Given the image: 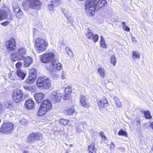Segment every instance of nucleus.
Here are the masks:
<instances>
[{"label": "nucleus", "mask_w": 153, "mask_h": 153, "mask_svg": "<svg viewBox=\"0 0 153 153\" xmlns=\"http://www.w3.org/2000/svg\"><path fill=\"white\" fill-rule=\"evenodd\" d=\"M51 81L45 76L40 77L37 79L36 85L42 89H48L51 86Z\"/></svg>", "instance_id": "1"}, {"label": "nucleus", "mask_w": 153, "mask_h": 153, "mask_svg": "<svg viewBox=\"0 0 153 153\" xmlns=\"http://www.w3.org/2000/svg\"><path fill=\"white\" fill-rule=\"evenodd\" d=\"M62 64L58 61H54L52 62L51 66H48L47 69L49 71L51 76L52 77H56L57 75L55 73L57 71L60 70L62 68Z\"/></svg>", "instance_id": "2"}, {"label": "nucleus", "mask_w": 153, "mask_h": 153, "mask_svg": "<svg viewBox=\"0 0 153 153\" xmlns=\"http://www.w3.org/2000/svg\"><path fill=\"white\" fill-rule=\"evenodd\" d=\"M52 107V104L50 101L47 100H44L40 105L37 113V115L40 116L45 114L49 111Z\"/></svg>", "instance_id": "3"}, {"label": "nucleus", "mask_w": 153, "mask_h": 153, "mask_svg": "<svg viewBox=\"0 0 153 153\" xmlns=\"http://www.w3.org/2000/svg\"><path fill=\"white\" fill-rule=\"evenodd\" d=\"M98 0H87L85 4L86 11L89 15L94 14L96 10V3Z\"/></svg>", "instance_id": "4"}, {"label": "nucleus", "mask_w": 153, "mask_h": 153, "mask_svg": "<svg viewBox=\"0 0 153 153\" xmlns=\"http://www.w3.org/2000/svg\"><path fill=\"white\" fill-rule=\"evenodd\" d=\"M35 42L36 50L38 53L46 50L48 44L44 39L38 38L36 39Z\"/></svg>", "instance_id": "5"}, {"label": "nucleus", "mask_w": 153, "mask_h": 153, "mask_svg": "<svg viewBox=\"0 0 153 153\" xmlns=\"http://www.w3.org/2000/svg\"><path fill=\"white\" fill-rule=\"evenodd\" d=\"M54 54L51 52H46L45 53L41 55L40 56V59L42 62L44 63H46L51 62V65H52V62L54 61H57L54 58Z\"/></svg>", "instance_id": "6"}, {"label": "nucleus", "mask_w": 153, "mask_h": 153, "mask_svg": "<svg viewBox=\"0 0 153 153\" xmlns=\"http://www.w3.org/2000/svg\"><path fill=\"white\" fill-rule=\"evenodd\" d=\"M43 138L42 134L40 133H33L29 134L26 141L33 143L37 140H42Z\"/></svg>", "instance_id": "7"}, {"label": "nucleus", "mask_w": 153, "mask_h": 153, "mask_svg": "<svg viewBox=\"0 0 153 153\" xmlns=\"http://www.w3.org/2000/svg\"><path fill=\"white\" fill-rule=\"evenodd\" d=\"M13 125L10 122L5 123L3 124L0 129L1 132L6 134L10 133L13 130Z\"/></svg>", "instance_id": "8"}, {"label": "nucleus", "mask_w": 153, "mask_h": 153, "mask_svg": "<svg viewBox=\"0 0 153 153\" xmlns=\"http://www.w3.org/2000/svg\"><path fill=\"white\" fill-rule=\"evenodd\" d=\"M40 4L39 0H25L23 2L24 6L33 9L39 6Z\"/></svg>", "instance_id": "9"}, {"label": "nucleus", "mask_w": 153, "mask_h": 153, "mask_svg": "<svg viewBox=\"0 0 153 153\" xmlns=\"http://www.w3.org/2000/svg\"><path fill=\"white\" fill-rule=\"evenodd\" d=\"M23 93V91L20 89L14 91L12 95L14 101L16 102H19L22 99Z\"/></svg>", "instance_id": "10"}, {"label": "nucleus", "mask_w": 153, "mask_h": 153, "mask_svg": "<svg viewBox=\"0 0 153 153\" xmlns=\"http://www.w3.org/2000/svg\"><path fill=\"white\" fill-rule=\"evenodd\" d=\"M5 44L7 49L10 52L13 51L16 47V43L14 39H12L5 42Z\"/></svg>", "instance_id": "11"}, {"label": "nucleus", "mask_w": 153, "mask_h": 153, "mask_svg": "<svg viewBox=\"0 0 153 153\" xmlns=\"http://www.w3.org/2000/svg\"><path fill=\"white\" fill-rule=\"evenodd\" d=\"M50 99L54 103L60 102L62 96L56 91H53L50 96Z\"/></svg>", "instance_id": "12"}, {"label": "nucleus", "mask_w": 153, "mask_h": 153, "mask_svg": "<svg viewBox=\"0 0 153 153\" xmlns=\"http://www.w3.org/2000/svg\"><path fill=\"white\" fill-rule=\"evenodd\" d=\"M87 126V123L85 122H81L79 124L75 125V131L78 134H80L81 132L83 131V130L82 129L81 126L83 127L84 129L85 127Z\"/></svg>", "instance_id": "13"}, {"label": "nucleus", "mask_w": 153, "mask_h": 153, "mask_svg": "<svg viewBox=\"0 0 153 153\" xmlns=\"http://www.w3.org/2000/svg\"><path fill=\"white\" fill-rule=\"evenodd\" d=\"M80 102L81 105L85 108H88L90 106V104L86 101V97L84 95H81L80 97Z\"/></svg>", "instance_id": "14"}, {"label": "nucleus", "mask_w": 153, "mask_h": 153, "mask_svg": "<svg viewBox=\"0 0 153 153\" xmlns=\"http://www.w3.org/2000/svg\"><path fill=\"white\" fill-rule=\"evenodd\" d=\"M45 96L44 94L42 93H37L34 95V98L38 103H40L42 101Z\"/></svg>", "instance_id": "15"}, {"label": "nucleus", "mask_w": 153, "mask_h": 153, "mask_svg": "<svg viewBox=\"0 0 153 153\" xmlns=\"http://www.w3.org/2000/svg\"><path fill=\"white\" fill-rule=\"evenodd\" d=\"M107 4L105 0H98L96 3V10H98L102 7L105 6Z\"/></svg>", "instance_id": "16"}, {"label": "nucleus", "mask_w": 153, "mask_h": 153, "mask_svg": "<svg viewBox=\"0 0 153 153\" xmlns=\"http://www.w3.org/2000/svg\"><path fill=\"white\" fill-rule=\"evenodd\" d=\"M97 104L100 109L106 108L108 105L107 100L106 99H104L103 100H100L98 102Z\"/></svg>", "instance_id": "17"}, {"label": "nucleus", "mask_w": 153, "mask_h": 153, "mask_svg": "<svg viewBox=\"0 0 153 153\" xmlns=\"http://www.w3.org/2000/svg\"><path fill=\"white\" fill-rule=\"evenodd\" d=\"M19 56H20V58L23 59L25 58L26 54V50L25 48L23 47L18 49V51L16 52Z\"/></svg>", "instance_id": "18"}, {"label": "nucleus", "mask_w": 153, "mask_h": 153, "mask_svg": "<svg viewBox=\"0 0 153 153\" xmlns=\"http://www.w3.org/2000/svg\"><path fill=\"white\" fill-rule=\"evenodd\" d=\"M25 106L27 108L31 109L34 106V102L31 100H27L25 102Z\"/></svg>", "instance_id": "19"}, {"label": "nucleus", "mask_w": 153, "mask_h": 153, "mask_svg": "<svg viewBox=\"0 0 153 153\" xmlns=\"http://www.w3.org/2000/svg\"><path fill=\"white\" fill-rule=\"evenodd\" d=\"M10 60L12 62H15L17 60H22L23 59L20 58V56H19L16 52L12 53L10 55Z\"/></svg>", "instance_id": "20"}, {"label": "nucleus", "mask_w": 153, "mask_h": 153, "mask_svg": "<svg viewBox=\"0 0 153 153\" xmlns=\"http://www.w3.org/2000/svg\"><path fill=\"white\" fill-rule=\"evenodd\" d=\"M16 73L18 77L21 80L24 79L26 75V74L19 69H18L17 70Z\"/></svg>", "instance_id": "21"}, {"label": "nucleus", "mask_w": 153, "mask_h": 153, "mask_svg": "<svg viewBox=\"0 0 153 153\" xmlns=\"http://www.w3.org/2000/svg\"><path fill=\"white\" fill-rule=\"evenodd\" d=\"M24 59V64L25 66L27 67L32 63L33 62L32 58L30 57H27L26 58L25 57Z\"/></svg>", "instance_id": "22"}, {"label": "nucleus", "mask_w": 153, "mask_h": 153, "mask_svg": "<svg viewBox=\"0 0 153 153\" xmlns=\"http://www.w3.org/2000/svg\"><path fill=\"white\" fill-rule=\"evenodd\" d=\"M36 78V76H29L28 78L25 80V82L29 84H31L33 83L35 81Z\"/></svg>", "instance_id": "23"}, {"label": "nucleus", "mask_w": 153, "mask_h": 153, "mask_svg": "<svg viewBox=\"0 0 153 153\" xmlns=\"http://www.w3.org/2000/svg\"><path fill=\"white\" fill-rule=\"evenodd\" d=\"M7 13L6 10H0V21L5 19L7 16Z\"/></svg>", "instance_id": "24"}, {"label": "nucleus", "mask_w": 153, "mask_h": 153, "mask_svg": "<svg viewBox=\"0 0 153 153\" xmlns=\"http://www.w3.org/2000/svg\"><path fill=\"white\" fill-rule=\"evenodd\" d=\"M4 105L3 107L4 108L8 109L9 110L13 108V105L11 104L10 102L6 101L4 102Z\"/></svg>", "instance_id": "25"}, {"label": "nucleus", "mask_w": 153, "mask_h": 153, "mask_svg": "<svg viewBox=\"0 0 153 153\" xmlns=\"http://www.w3.org/2000/svg\"><path fill=\"white\" fill-rule=\"evenodd\" d=\"M141 112L142 114H144L145 118L147 119H150L152 117V116L150 114V112L149 111H141Z\"/></svg>", "instance_id": "26"}, {"label": "nucleus", "mask_w": 153, "mask_h": 153, "mask_svg": "<svg viewBox=\"0 0 153 153\" xmlns=\"http://www.w3.org/2000/svg\"><path fill=\"white\" fill-rule=\"evenodd\" d=\"M98 71L102 77H104L105 76V71L104 68L102 67L99 68L98 69Z\"/></svg>", "instance_id": "27"}, {"label": "nucleus", "mask_w": 153, "mask_h": 153, "mask_svg": "<svg viewBox=\"0 0 153 153\" xmlns=\"http://www.w3.org/2000/svg\"><path fill=\"white\" fill-rule=\"evenodd\" d=\"M89 153H96V149L95 146L92 145H91L88 147Z\"/></svg>", "instance_id": "28"}, {"label": "nucleus", "mask_w": 153, "mask_h": 153, "mask_svg": "<svg viewBox=\"0 0 153 153\" xmlns=\"http://www.w3.org/2000/svg\"><path fill=\"white\" fill-rule=\"evenodd\" d=\"M87 33L86 34L87 37L88 39H91L94 34L89 28L87 29Z\"/></svg>", "instance_id": "29"}, {"label": "nucleus", "mask_w": 153, "mask_h": 153, "mask_svg": "<svg viewBox=\"0 0 153 153\" xmlns=\"http://www.w3.org/2000/svg\"><path fill=\"white\" fill-rule=\"evenodd\" d=\"M132 58L134 59L136 58V59H139L140 57V55L138 52H135L133 51L132 53Z\"/></svg>", "instance_id": "30"}, {"label": "nucleus", "mask_w": 153, "mask_h": 153, "mask_svg": "<svg viewBox=\"0 0 153 153\" xmlns=\"http://www.w3.org/2000/svg\"><path fill=\"white\" fill-rule=\"evenodd\" d=\"M36 71L34 69H32L29 71V76H33V75L35 76H36Z\"/></svg>", "instance_id": "31"}, {"label": "nucleus", "mask_w": 153, "mask_h": 153, "mask_svg": "<svg viewBox=\"0 0 153 153\" xmlns=\"http://www.w3.org/2000/svg\"><path fill=\"white\" fill-rule=\"evenodd\" d=\"M111 62L113 66H115L116 63V60L114 55H112L111 57Z\"/></svg>", "instance_id": "32"}, {"label": "nucleus", "mask_w": 153, "mask_h": 153, "mask_svg": "<svg viewBox=\"0 0 153 153\" xmlns=\"http://www.w3.org/2000/svg\"><path fill=\"white\" fill-rule=\"evenodd\" d=\"M74 112V110L73 109H68L65 111V113L66 115H71L73 114Z\"/></svg>", "instance_id": "33"}, {"label": "nucleus", "mask_w": 153, "mask_h": 153, "mask_svg": "<svg viewBox=\"0 0 153 153\" xmlns=\"http://www.w3.org/2000/svg\"><path fill=\"white\" fill-rule=\"evenodd\" d=\"M118 134L119 135L124 136L125 137H127V132L122 129L119 131Z\"/></svg>", "instance_id": "34"}, {"label": "nucleus", "mask_w": 153, "mask_h": 153, "mask_svg": "<svg viewBox=\"0 0 153 153\" xmlns=\"http://www.w3.org/2000/svg\"><path fill=\"white\" fill-rule=\"evenodd\" d=\"M69 122L68 120H65L63 119H61L59 120V122L61 124L63 125H67Z\"/></svg>", "instance_id": "35"}, {"label": "nucleus", "mask_w": 153, "mask_h": 153, "mask_svg": "<svg viewBox=\"0 0 153 153\" xmlns=\"http://www.w3.org/2000/svg\"><path fill=\"white\" fill-rule=\"evenodd\" d=\"M23 88L26 90L28 91H31L33 90V86L31 85L28 86L24 85L23 86Z\"/></svg>", "instance_id": "36"}, {"label": "nucleus", "mask_w": 153, "mask_h": 153, "mask_svg": "<svg viewBox=\"0 0 153 153\" xmlns=\"http://www.w3.org/2000/svg\"><path fill=\"white\" fill-rule=\"evenodd\" d=\"M99 36L97 34H93L91 39H92L94 42H97Z\"/></svg>", "instance_id": "37"}, {"label": "nucleus", "mask_w": 153, "mask_h": 153, "mask_svg": "<svg viewBox=\"0 0 153 153\" xmlns=\"http://www.w3.org/2000/svg\"><path fill=\"white\" fill-rule=\"evenodd\" d=\"M15 14L18 18H21L23 16V13L21 10L18 13Z\"/></svg>", "instance_id": "38"}, {"label": "nucleus", "mask_w": 153, "mask_h": 153, "mask_svg": "<svg viewBox=\"0 0 153 153\" xmlns=\"http://www.w3.org/2000/svg\"><path fill=\"white\" fill-rule=\"evenodd\" d=\"M13 7L14 14H15L21 10L20 8L18 6H16L15 7L13 6Z\"/></svg>", "instance_id": "39"}, {"label": "nucleus", "mask_w": 153, "mask_h": 153, "mask_svg": "<svg viewBox=\"0 0 153 153\" xmlns=\"http://www.w3.org/2000/svg\"><path fill=\"white\" fill-rule=\"evenodd\" d=\"M116 99L117 100L115 101V104L118 107L120 108L121 106V102L120 100L117 99V97H116Z\"/></svg>", "instance_id": "40"}, {"label": "nucleus", "mask_w": 153, "mask_h": 153, "mask_svg": "<svg viewBox=\"0 0 153 153\" xmlns=\"http://www.w3.org/2000/svg\"><path fill=\"white\" fill-rule=\"evenodd\" d=\"M60 0H52L51 2L55 5L57 6L60 3Z\"/></svg>", "instance_id": "41"}, {"label": "nucleus", "mask_w": 153, "mask_h": 153, "mask_svg": "<svg viewBox=\"0 0 153 153\" xmlns=\"http://www.w3.org/2000/svg\"><path fill=\"white\" fill-rule=\"evenodd\" d=\"M55 6V5L51 3V2H50L49 4H48V8L51 10H52L53 9Z\"/></svg>", "instance_id": "42"}, {"label": "nucleus", "mask_w": 153, "mask_h": 153, "mask_svg": "<svg viewBox=\"0 0 153 153\" xmlns=\"http://www.w3.org/2000/svg\"><path fill=\"white\" fill-rule=\"evenodd\" d=\"M68 19V23L69 26L71 25L72 24V22H73L72 19L70 17L68 19Z\"/></svg>", "instance_id": "43"}, {"label": "nucleus", "mask_w": 153, "mask_h": 153, "mask_svg": "<svg viewBox=\"0 0 153 153\" xmlns=\"http://www.w3.org/2000/svg\"><path fill=\"white\" fill-rule=\"evenodd\" d=\"M100 45L101 47H102L105 48H107V45L105 43V42H104V43L103 42L100 43Z\"/></svg>", "instance_id": "44"}, {"label": "nucleus", "mask_w": 153, "mask_h": 153, "mask_svg": "<svg viewBox=\"0 0 153 153\" xmlns=\"http://www.w3.org/2000/svg\"><path fill=\"white\" fill-rule=\"evenodd\" d=\"M22 62H18L16 63V66L17 68H19L22 66Z\"/></svg>", "instance_id": "45"}, {"label": "nucleus", "mask_w": 153, "mask_h": 153, "mask_svg": "<svg viewBox=\"0 0 153 153\" xmlns=\"http://www.w3.org/2000/svg\"><path fill=\"white\" fill-rule=\"evenodd\" d=\"M64 14L67 19L71 17V15L69 13H67L66 11H64Z\"/></svg>", "instance_id": "46"}, {"label": "nucleus", "mask_w": 153, "mask_h": 153, "mask_svg": "<svg viewBox=\"0 0 153 153\" xmlns=\"http://www.w3.org/2000/svg\"><path fill=\"white\" fill-rule=\"evenodd\" d=\"M123 29L127 31H130V28L126 25L124 26H123Z\"/></svg>", "instance_id": "47"}, {"label": "nucleus", "mask_w": 153, "mask_h": 153, "mask_svg": "<svg viewBox=\"0 0 153 153\" xmlns=\"http://www.w3.org/2000/svg\"><path fill=\"white\" fill-rule=\"evenodd\" d=\"M9 22L8 21H6L5 22L2 23L1 24L2 26H6L8 25Z\"/></svg>", "instance_id": "48"}, {"label": "nucleus", "mask_w": 153, "mask_h": 153, "mask_svg": "<svg viewBox=\"0 0 153 153\" xmlns=\"http://www.w3.org/2000/svg\"><path fill=\"white\" fill-rule=\"evenodd\" d=\"M71 87H68V88H66L65 89V91H68V92H71Z\"/></svg>", "instance_id": "49"}, {"label": "nucleus", "mask_w": 153, "mask_h": 153, "mask_svg": "<svg viewBox=\"0 0 153 153\" xmlns=\"http://www.w3.org/2000/svg\"><path fill=\"white\" fill-rule=\"evenodd\" d=\"M100 38H101V40H100V43L102 42H103L104 43V42H105V39L102 36H101Z\"/></svg>", "instance_id": "50"}, {"label": "nucleus", "mask_w": 153, "mask_h": 153, "mask_svg": "<svg viewBox=\"0 0 153 153\" xmlns=\"http://www.w3.org/2000/svg\"><path fill=\"white\" fill-rule=\"evenodd\" d=\"M100 135L101 136L102 138H103V137L105 136L104 133L102 131H101L100 133Z\"/></svg>", "instance_id": "51"}, {"label": "nucleus", "mask_w": 153, "mask_h": 153, "mask_svg": "<svg viewBox=\"0 0 153 153\" xmlns=\"http://www.w3.org/2000/svg\"><path fill=\"white\" fill-rule=\"evenodd\" d=\"M149 126L151 127L152 129H153V122H149Z\"/></svg>", "instance_id": "52"}, {"label": "nucleus", "mask_w": 153, "mask_h": 153, "mask_svg": "<svg viewBox=\"0 0 153 153\" xmlns=\"http://www.w3.org/2000/svg\"><path fill=\"white\" fill-rule=\"evenodd\" d=\"M132 41L133 42H137V41L135 39V38L134 37H133L131 38Z\"/></svg>", "instance_id": "53"}, {"label": "nucleus", "mask_w": 153, "mask_h": 153, "mask_svg": "<svg viewBox=\"0 0 153 153\" xmlns=\"http://www.w3.org/2000/svg\"><path fill=\"white\" fill-rule=\"evenodd\" d=\"M114 144L113 142H112L111 143V148H114Z\"/></svg>", "instance_id": "54"}, {"label": "nucleus", "mask_w": 153, "mask_h": 153, "mask_svg": "<svg viewBox=\"0 0 153 153\" xmlns=\"http://www.w3.org/2000/svg\"><path fill=\"white\" fill-rule=\"evenodd\" d=\"M68 94H66L65 95L64 97V98H63L64 100H65L67 99L68 98Z\"/></svg>", "instance_id": "55"}, {"label": "nucleus", "mask_w": 153, "mask_h": 153, "mask_svg": "<svg viewBox=\"0 0 153 153\" xmlns=\"http://www.w3.org/2000/svg\"><path fill=\"white\" fill-rule=\"evenodd\" d=\"M26 120H22L20 121V122L22 124H24L23 122L25 123Z\"/></svg>", "instance_id": "56"}, {"label": "nucleus", "mask_w": 153, "mask_h": 153, "mask_svg": "<svg viewBox=\"0 0 153 153\" xmlns=\"http://www.w3.org/2000/svg\"><path fill=\"white\" fill-rule=\"evenodd\" d=\"M102 139L105 141H107L108 140V138L105 137V135L103 137V138Z\"/></svg>", "instance_id": "57"}, {"label": "nucleus", "mask_w": 153, "mask_h": 153, "mask_svg": "<svg viewBox=\"0 0 153 153\" xmlns=\"http://www.w3.org/2000/svg\"><path fill=\"white\" fill-rule=\"evenodd\" d=\"M122 24L123 25V26L126 25V23L125 22H122Z\"/></svg>", "instance_id": "58"}, {"label": "nucleus", "mask_w": 153, "mask_h": 153, "mask_svg": "<svg viewBox=\"0 0 153 153\" xmlns=\"http://www.w3.org/2000/svg\"><path fill=\"white\" fill-rule=\"evenodd\" d=\"M23 153H29L28 151L25 150L23 152Z\"/></svg>", "instance_id": "59"}, {"label": "nucleus", "mask_w": 153, "mask_h": 153, "mask_svg": "<svg viewBox=\"0 0 153 153\" xmlns=\"http://www.w3.org/2000/svg\"><path fill=\"white\" fill-rule=\"evenodd\" d=\"M2 108V105L0 103V111L1 110Z\"/></svg>", "instance_id": "60"}, {"label": "nucleus", "mask_w": 153, "mask_h": 153, "mask_svg": "<svg viewBox=\"0 0 153 153\" xmlns=\"http://www.w3.org/2000/svg\"><path fill=\"white\" fill-rule=\"evenodd\" d=\"M136 122H137V125H140V122L139 121H137Z\"/></svg>", "instance_id": "61"}, {"label": "nucleus", "mask_w": 153, "mask_h": 153, "mask_svg": "<svg viewBox=\"0 0 153 153\" xmlns=\"http://www.w3.org/2000/svg\"><path fill=\"white\" fill-rule=\"evenodd\" d=\"M12 16H10V18H9V19H10V20H12Z\"/></svg>", "instance_id": "62"}, {"label": "nucleus", "mask_w": 153, "mask_h": 153, "mask_svg": "<svg viewBox=\"0 0 153 153\" xmlns=\"http://www.w3.org/2000/svg\"><path fill=\"white\" fill-rule=\"evenodd\" d=\"M64 79V77L62 76H61V79Z\"/></svg>", "instance_id": "63"}, {"label": "nucleus", "mask_w": 153, "mask_h": 153, "mask_svg": "<svg viewBox=\"0 0 153 153\" xmlns=\"http://www.w3.org/2000/svg\"><path fill=\"white\" fill-rule=\"evenodd\" d=\"M65 153H69V152L68 150H66V152Z\"/></svg>", "instance_id": "64"}]
</instances>
